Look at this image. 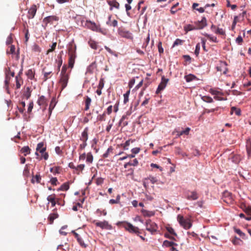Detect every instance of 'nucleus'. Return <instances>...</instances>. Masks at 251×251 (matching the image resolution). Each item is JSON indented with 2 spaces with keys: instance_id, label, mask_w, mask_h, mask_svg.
Returning <instances> with one entry per match:
<instances>
[{
  "instance_id": "48",
  "label": "nucleus",
  "mask_w": 251,
  "mask_h": 251,
  "mask_svg": "<svg viewBox=\"0 0 251 251\" xmlns=\"http://www.w3.org/2000/svg\"><path fill=\"white\" fill-rule=\"evenodd\" d=\"M201 99L206 102L212 103L213 102L212 98L209 96H203L201 97Z\"/></svg>"
},
{
  "instance_id": "13",
  "label": "nucleus",
  "mask_w": 251,
  "mask_h": 251,
  "mask_svg": "<svg viewBox=\"0 0 251 251\" xmlns=\"http://www.w3.org/2000/svg\"><path fill=\"white\" fill-rule=\"evenodd\" d=\"M85 27H87L88 28H89L91 29L93 31H98V27L97 26L96 24L90 21H87L85 24Z\"/></svg>"
},
{
  "instance_id": "4",
  "label": "nucleus",
  "mask_w": 251,
  "mask_h": 251,
  "mask_svg": "<svg viewBox=\"0 0 251 251\" xmlns=\"http://www.w3.org/2000/svg\"><path fill=\"white\" fill-rule=\"evenodd\" d=\"M177 219L180 226L185 229H189L191 227L192 224L189 219H185L183 216L178 215Z\"/></svg>"
},
{
  "instance_id": "46",
  "label": "nucleus",
  "mask_w": 251,
  "mask_h": 251,
  "mask_svg": "<svg viewBox=\"0 0 251 251\" xmlns=\"http://www.w3.org/2000/svg\"><path fill=\"white\" fill-rule=\"evenodd\" d=\"M130 142L131 143H133V141L131 140H128L125 142V143L121 144V146L123 147L125 150H127L128 149V147L129 146Z\"/></svg>"
},
{
  "instance_id": "34",
  "label": "nucleus",
  "mask_w": 251,
  "mask_h": 251,
  "mask_svg": "<svg viewBox=\"0 0 251 251\" xmlns=\"http://www.w3.org/2000/svg\"><path fill=\"white\" fill-rule=\"evenodd\" d=\"M31 96V91L29 87H26L25 91L23 94V97L26 100H28Z\"/></svg>"
},
{
  "instance_id": "5",
  "label": "nucleus",
  "mask_w": 251,
  "mask_h": 251,
  "mask_svg": "<svg viewBox=\"0 0 251 251\" xmlns=\"http://www.w3.org/2000/svg\"><path fill=\"white\" fill-rule=\"evenodd\" d=\"M146 229L150 231L152 234H155L158 228L157 225L155 223L151 221L150 219H148L146 221Z\"/></svg>"
},
{
  "instance_id": "37",
  "label": "nucleus",
  "mask_w": 251,
  "mask_h": 251,
  "mask_svg": "<svg viewBox=\"0 0 251 251\" xmlns=\"http://www.w3.org/2000/svg\"><path fill=\"white\" fill-rule=\"evenodd\" d=\"M21 152L24 153L25 156H26L30 153V149L28 146H25L21 149Z\"/></svg>"
},
{
  "instance_id": "56",
  "label": "nucleus",
  "mask_w": 251,
  "mask_h": 251,
  "mask_svg": "<svg viewBox=\"0 0 251 251\" xmlns=\"http://www.w3.org/2000/svg\"><path fill=\"white\" fill-rule=\"evenodd\" d=\"M29 174V169L27 166V165H26L24 170L23 171V175L25 176H28Z\"/></svg>"
},
{
  "instance_id": "26",
  "label": "nucleus",
  "mask_w": 251,
  "mask_h": 251,
  "mask_svg": "<svg viewBox=\"0 0 251 251\" xmlns=\"http://www.w3.org/2000/svg\"><path fill=\"white\" fill-rule=\"evenodd\" d=\"M88 128L86 127L84 129L83 131L81 134V137L80 138V140L82 141L83 142H86L88 140Z\"/></svg>"
},
{
  "instance_id": "44",
  "label": "nucleus",
  "mask_w": 251,
  "mask_h": 251,
  "mask_svg": "<svg viewBox=\"0 0 251 251\" xmlns=\"http://www.w3.org/2000/svg\"><path fill=\"white\" fill-rule=\"evenodd\" d=\"M93 161V156L91 152H89L87 154L86 162L88 163H92Z\"/></svg>"
},
{
  "instance_id": "53",
  "label": "nucleus",
  "mask_w": 251,
  "mask_h": 251,
  "mask_svg": "<svg viewBox=\"0 0 251 251\" xmlns=\"http://www.w3.org/2000/svg\"><path fill=\"white\" fill-rule=\"evenodd\" d=\"M234 231L236 233H237L240 237H241L243 239H245V234L243 233L240 229L235 228Z\"/></svg>"
},
{
  "instance_id": "16",
  "label": "nucleus",
  "mask_w": 251,
  "mask_h": 251,
  "mask_svg": "<svg viewBox=\"0 0 251 251\" xmlns=\"http://www.w3.org/2000/svg\"><path fill=\"white\" fill-rule=\"evenodd\" d=\"M227 64L226 62L220 61V66L216 67L218 71L223 72V73L226 74L227 71V68H226Z\"/></svg>"
},
{
  "instance_id": "42",
  "label": "nucleus",
  "mask_w": 251,
  "mask_h": 251,
  "mask_svg": "<svg viewBox=\"0 0 251 251\" xmlns=\"http://www.w3.org/2000/svg\"><path fill=\"white\" fill-rule=\"evenodd\" d=\"M184 42V40H181L180 39H176L175 40V41L174 42L172 47L174 48V47L179 46V45H182Z\"/></svg>"
},
{
  "instance_id": "12",
  "label": "nucleus",
  "mask_w": 251,
  "mask_h": 251,
  "mask_svg": "<svg viewBox=\"0 0 251 251\" xmlns=\"http://www.w3.org/2000/svg\"><path fill=\"white\" fill-rule=\"evenodd\" d=\"M59 18L58 17L56 16H50L47 17H45L43 19V22L46 24L47 25L48 24H53V21H58Z\"/></svg>"
},
{
  "instance_id": "22",
  "label": "nucleus",
  "mask_w": 251,
  "mask_h": 251,
  "mask_svg": "<svg viewBox=\"0 0 251 251\" xmlns=\"http://www.w3.org/2000/svg\"><path fill=\"white\" fill-rule=\"evenodd\" d=\"M233 201L232 195L229 193H225L224 201L227 203H231Z\"/></svg>"
},
{
  "instance_id": "19",
  "label": "nucleus",
  "mask_w": 251,
  "mask_h": 251,
  "mask_svg": "<svg viewBox=\"0 0 251 251\" xmlns=\"http://www.w3.org/2000/svg\"><path fill=\"white\" fill-rule=\"evenodd\" d=\"M75 21L78 26L83 27H85V24L87 22V20H85L84 18L81 16H77L75 17Z\"/></svg>"
},
{
  "instance_id": "51",
  "label": "nucleus",
  "mask_w": 251,
  "mask_h": 251,
  "mask_svg": "<svg viewBox=\"0 0 251 251\" xmlns=\"http://www.w3.org/2000/svg\"><path fill=\"white\" fill-rule=\"evenodd\" d=\"M106 119V113L104 112L102 114H100L97 117V120L99 121H104Z\"/></svg>"
},
{
  "instance_id": "40",
  "label": "nucleus",
  "mask_w": 251,
  "mask_h": 251,
  "mask_svg": "<svg viewBox=\"0 0 251 251\" xmlns=\"http://www.w3.org/2000/svg\"><path fill=\"white\" fill-rule=\"evenodd\" d=\"M61 169L60 167L57 166L50 168V172L53 173L54 175L60 173V170Z\"/></svg>"
},
{
  "instance_id": "11",
  "label": "nucleus",
  "mask_w": 251,
  "mask_h": 251,
  "mask_svg": "<svg viewBox=\"0 0 251 251\" xmlns=\"http://www.w3.org/2000/svg\"><path fill=\"white\" fill-rule=\"evenodd\" d=\"M5 74H6V77H5V80L4 82H5V85L6 87V88L7 89L8 87V84L10 82V78L9 77V75H10L11 76L13 77L15 75V73L14 72L11 71L10 68H8L6 70Z\"/></svg>"
},
{
  "instance_id": "59",
  "label": "nucleus",
  "mask_w": 251,
  "mask_h": 251,
  "mask_svg": "<svg viewBox=\"0 0 251 251\" xmlns=\"http://www.w3.org/2000/svg\"><path fill=\"white\" fill-rule=\"evenodd\" d=\"M55 100L54 99H52L50 102V107H49V111L50 113V114L51 113L52 110L53 109L54 107L55 106Z\"/></svg>"
},
{
  "instance_id": "55",
  "label": "nucleus",
  "mask_w": 251,
  "mask_h": 251,
  "mask_svg": "<svg viewBox=\"0 0 251 251\" xmlns=\"http://www.w3.org/2000/svg\"><path fill=\"white\" fill-rule=\"evenodd\" d=\"M214 32L216 34H220V35H226L225 31L223 29L220 28H218V27L217 28V29H216L214 31Z\"/></svg>"
},
{
  "instance_id": "38",
  "label": "nucleus",
  "mask_w": 251,
  "mask_h": 251,
  "mask_svg": "<svg viewBox=\"0 0 251 251\" xmlns=\"http://www.w3.org/2000/svg\"><path fill=\"white\" fill-rule=\"evenodd\" d=\"M43 72H44V81H46L48 79L50 78L51 76L52 72H45V69H43Z\"/></svg>"
},
{
  "instance_id": "33",
  "label": "nucleus",
  "mask_w": 251,
  "mask_h": 251,
  "mask_svg": "<svg viewBox=\"0 0 251 251\" xmlns=\"http://www.w3.org/2000/svg\"><path fill=\"white\" fill-rule=\"evenodd\" d=\"M231 241L234 245H241L243 244V241L236 236L232 239Z\"/></svg>"
},
{
  "instance_id": "10",
  "label": "nucleus",
  "mask_w": 251,
  "mask_h": 251,
  "mask_svg": "<svg viewBox=\"0 0 251 251\" xmlns=\"http://www.w3.org/2000/svg\"><path fill=\"white\" fill-rule=\"evenodd\" d=\"M169 81V79L166 78L164 76H162L161 81L158 86L156 91V94H159L162 90H163L166 86V85Z\"/></svg>"
},
{
  "instance_id": "8",
  "label": "nucleus",
  "mask_w": 251,
  "mask_h": 251,
  "mask_svg": "<svg viewBox=\"0 0 251 251\" xmlns=\"http://www.w3.org/2000/svg\"><path fill=\"white\" fill-rule=\"evenodd\" d=\"M72 233L74 235L75 238L76 239L79 245L81 247L85 248L87 246V245L85 243L83 236L80 234H79L78 233H76L75 231H73Z\"/></svg>"
},
{
  "instance_id": "50",
  "label": "nucleus",
  "mask_w": 251,
  "mask_h": 251,
  "mask_svg": "<svg viewBox=\"0 0 251 251\" xmlns=\"http://www.w3.org/2000/svg\"><path fill=\"white\" fill-rule=\"evenodd\" d=\"M190 130V128L187 127L185 130H182L179 132H178L177 135L178 136H180L181 135H182L183 134L188 135L189 133Z\"/></svg>"
},
{
  "instance_id": "61",
  "label": "nucleus",
  "mask_w": 251,
  "mask_h": 251,
  "mask_svg": "<svg viewBox=\"0 0 251 251\" xmlns=\"http://www.w3.org/2000/svg\"><path fill=\"white\" fill-rule=\"evenodd\" d=\"M50 182L52 185L56 186L58 183V180L56 177H51Z\"/></svg>"
},
{
  "instance_id": "49",
  "label": "nucleus",
  "mask_w": 251,
  "mask_h": 251,
  "mask_svg": "<svg viewBox=\"0 0 251 251\" xmlns=\"http://www.w3.org/2000/svg\"><path fill=\"white\" fill-rule=\"evenodd\" d=\"M113 148L111 146L108 148L105 153L102 155L103 158H107L109 156V154L112 152Z\"/></svg>"
},
{
  "instance_id": "54",
  "label": "nucleus",
  "mask_w": 251,
  "mask_h": 251,
  "mask_svg": "<svg viewBox=\"0 0 251 251\" xmlns=\"http://www.w3.org/2000/svg\"><path fill=\"white\" fill-rule=\"evenodd\" d=\"M166 229L170 234H171L173 236H177L176 233L175 232L174 229L172 227L169 226H167Z\"/></svg>"
},
{
  "instance_id": "64",
  "label": "nucleus",
  "mask_w": 251,
  "mask_h": 251,
  "mask_svg": "<svg viewBox=\"0 0 251 251\" xmlns=\"http://www.w3.org/2000/svg\"><path fill=\"white\" fill-rule=\"evenodd\" d=\"M56 43L54 42L53 43L52 45L51 46V48L48 50L47 51V54H48L49 52H52L55 49L56 46Z\"/></svg>"
},
{
  "instance_id": "58",
  "label": "nucleus",
  "mask_w": 251,
  "mask_h": 251,
  "mask_svg": "<svg viewBox=\"0 0 251 251\" xmlns=\"http://www.w3.org/2000/svg\"><path fill=\"white\" fill-rule=\"evenodd\" d=\"M244 211L249 215H251V206L247 207L246 205H244V208H243Z\"/></svg>"
},
{
  "instance_id": "7",
  "label": "nucleus",
  "mask_w": 251,
  "mask_h": 251,
  "mask_svg": "<svg viewBox=\"0 0 251 251\" xmlns=\"http://www.w3.org/2000/svg\"><path fill=\"white\" fill-rule=\"evenodd\" d=\"M195 26L197 30L203 29L207 26V20L205 17H203L201 21L194 22Z\"/></svg>"
},
{
  "instance_id": "18",
  "label": "nucleus",
  "mask_w": 251,
  "mask_h": 251,
  "mask_svg": "<svg viewBox=\"0 0 251 251\" xmlns=\"http://www.w3.org/2000/svg\"><path fill=\"white\" fill-rule=\"evenodd\" d=\"M37 103L46 109L47 106V100L44 96H41L39 98Z\"/></svg>"
},
{
  "instance_id": "21",
  "label": "nucleus",
  "mask_w": 251,
  "mask_h": 251,
  "mask_svg": "<svg viewBox=\"0 0 251 251\" xmlns=\"http://www.w3.org/2000/svg\"><path fill=\"white\" fill-rule=\"evenodd\" d=\"M108 4L111 6L110 10L112 9V7H115L117 9L120 8L119 3L116 0H109L107 1Z\"/></svg>"
},
{
  "instance_id": "31",
  "label": "nucleus",
  "mask_w": 251,
  "mask_h": 251,
  "mask_svg": "<svg viewBox=\"0 0 251 251\" xmlns=\"http://www.w3.org/2000/svg\"><path fill=\"white\" fill-rule=\"evenodd\" d=\"M233 113H235V114L237 116H240L241 114V111L240 109L233 106L231 108L230 114L232 115Z\"/></svg>"
},
{
  "instance_id": "32",
  "label": "nucleus",
  "mask_w": 251,
  "mask_h": 251,
  "mask_svg": "<svg viewBox=\"0 0 251 251\" xmlns=\"http://www.w3.org/2000/svg\"><path fill=\"white\" fill-rule=\"evenodd\" d=\"M91 103V99L89 97H87L85 100V108L84 110L87 111L89 109Z\"/></svg>"
},
{
  "instance_id": "2",
  "label": "nucleus",
  "mask_w": 251,
  "mask_h": 251,
  "mask_svg": "<svg viewBox=\"0 0 251 251\" xmlns=\"http://www.w3.org/2000/svg\"><path fill=\"white\" fill-rule=\"evenodd\" d=\"M117 225H122L126 231L131 234H135L137 236H139V234L141 233L138 227L134 226L131 224L126 222H119L117 223Z\"/></svg>"
},
{
  "instance_id": "1",
  "label": "nucleus",
  "mask_w": 251,
  "mask_h": 251,
  "mask_svg": "<svg viewBox=\"0 0 251 251\" xmlns=\"http://www.w3.org/2000/svg\"><path fill=\"white\" fill-rule=\"evenodd\" d=\"M67 66L64 65L61 71L59 82L61 86V90H63L67 86L69 79L70 75L69 73H67Z\"/></svg>"
},
{
  "instance_id": "52",
  "label": "nucleus",
  "mask_w": 251,
  "mask_h": 251,
  "mask_svg": "<svg viewBox=\"0 0 251 251\" xmlns=\"http://www.w3.org/2000/svg\"><path fill=\"white\" fill-rule=\"evenodd\" d=\"M130 90H128L125 94H124V103H126L128 101V97L130 94Z\"/></svg>"
},
{
  "instance_id": "20",
  "label": "nucleus",
  "mask_w": 251,
  "mask_h": 251,
  "mask_svg": "<svg viewBox=\"0 0 251 251\" xmlns=\"http://www.w3.org/2000/svg\"><path fill=\"white\" fill-rule=\"evenodd\" d=\"M112 15H110L108 18V21L106 22V25L110 26L116 27L118 25V21L116 20H111Z\"/></svg>"
},
{
  "instance_id": "43",
  "label": "nucleus",
  "mask_w": 251,
  "mask_h": 251,
  "mask_svg": "<svg viewBox=\"0 0 251 251\" xmlns=\"http://www.w3.org/2000/svg\"><path fill=\"white\" fill-rule=\"evenodd\" d=\"M69 189V184L68 182L63 183L60 187L58 189V190L67 191Z\"/></svg>"
},
{
  "instance_id": "45",
  "label": "nucleus",
  "mask_w": 251,
  "mask_h": 251,
  "mask_svg": "<svg viewBox=\"0 0 251 251\" xmlns=\"http://www.w3.org/2000/svg\"><path fill=\"white\" fill-rule=\"evenodd\" d=\"M58 215L57 213H52L50 214L49 217V220L50 221V223L51 224L53 222L54 219L58 218Z\"/></svg>"
},
{
  "instance_id": "15",
  "label": "nucleus",
  "mask_w": 251,
  "mask_h": 251,
  "mask_svg": "<svg viewBox=\"0 0 251 251\" xmlns=\"http://www.w3.org/2000/svg\"><path fill=\"white\" fill-rule=\"evenodd\" d=\"M37 11L35 5H32L28 10L27 17L28 19H32L35 16Z\"/></svg>"
},
{
  "instance_id": "57",
  "label": "nucleus",
  "mask_w": 251,
  "mask_h": 251,
  "mask_svg": "<svg viewBox=\"0 0 251 251\" xmlns=\"http://www.w3.org/2000/svg\"><path fill=\"white\" fill-rule=\"evenodd\" d=\"M34 179H35L36 180V181L37 182V183H40V181L41 180V177L40 176V175H36L34 178H33L31 180V182L32 183H34Z\"/></svg>"
},
{
  "instance_id": "41",
  "label": "nucleus",
  "mask_w": 251,
  "mask_h": 251,
  "mask_svg": "<svg viewBox=\"0 0 251 251\" xmlns=\"http://www.w3.org/2000/svg\"><path fill=\"white\" fill-rule=\"evenodd\" d=\"M246 149L248 154H251V140L250 139L247 140Z\"/></svg>"
},
{
  "instance_id": "6",
  "label": "nucleus",
  "mask_w": 251,
  "mask_h": 251,
  "mask_svg": "<svg viewBox=\"0 0 251 251\" xmlns=\"http://www.w3.org/2000/svg\"><path fill=\"white\" fill-rule=\"evenodd\" d=\"M118 33L121 37L127 39H132L133 38L132 33L123 27H120L118 29Z\"/></svg>"
},
{
  "instance_id": "62",
  "label": "nucleus",
  "mask_w": 251,
  "mask_h": 251,
  "mask_svg": "<svg viewBox=\"0 0 251 251\" xmlns=\"http://www.w3.org/2000/svg\"><path fill=\"white\" fill-rule=\"evenodd\" d=\"M130 163V166H137L138 165V161L137 159H134L133 160H130L128 162Z\"/></svg>"
},
{
  "instance_id": "28",
  "label": "nucleus",
  "mask_w": 251,
  "mask_h": 251,
  "mask_svg": "<svg viewBox=\"0 0 251 251\" xmlns=\"http://www.w3.org/2000/svg\"><path fill=\"white\" fill-rule=\"evenodd\" d=\"M141 212L144 217H150L153 216L155 214V212L152 211H149L145 209H142Z\"/></svg>"
},
{
  "instance_id": "39",
  "label": "nucleus",
  "mask_w": 251,
  "mask_h": 251,
  "mask_svg": "<svg viewBox=\"0 0 251 251\" xmlns=\"http://www.w3.org/2000/svg\"><path fill=\"white\" fill-rule=\"evenodd\" d=\"M185 78L187 82H191L196 79V76L192 74H189L185 76Z\"/></svg>"
},
{
  "instance_id": "36",
  "label": "nucleus",
  "mask_w": 251,
  "mask_h": 251,
  "mask_svg": "<svg viewBox=\"0 0 251 251\" xmlns=\"http://www.w3.org/2000/svg\"><path fill=\"white\" fill-rule=\"evenodd\" d=\"M184 29L186 32L193 30H197L195 25L190 24L184 26Z\"/></svg>"
},
{
  "instance_id": "29",
  "label": "nucleus",
  "mask_w": 251,
  "mask_h": 251,
  "mask_svg": "<svg viewBox=\"0 0 251 251\" xmlns=\"http://www.w3.org/2000/svg\"><path fill=\"white\" fill-rule=\"evenodd\" d=\"M209 93H210L212 95L215 96L217 95H220V96H223L224 93L221 91H219L218 90L213 89V88H210L209 90Z\"/></svg>"
},
{
  "instance_id": "60",
  "label": "nucleus",
  "mask_w": 251,
  "mask_h": 251,
  "mask_svg": "<svg viewBox=\"0 0 251 251\" xmlns=\"http://www.w3.org/2000/svg\"><path fill=\"white\" fill-rule=\"evenodd\" d=\"M12 34H10L7 38L6 43L7 45L11 44L13 42Z\"/></svg>"
},
{
  "instance_id": "23",
  "label": "nucleus",
  "mask_w": 251,
  "mask_h": 251,
  "mask_svg": "<svg viewBox=\"0 0 251 251\" xmlns=\"http://www.w3.org/2000/svg\"><path fill=\"white\" fill-rule=\"evenodd\" d=\"M47 199L51 203L52 207H54L56 204V196L55 194H52L49 196Z\"/></svg>"
},
{
  "instance_id": "27",
  "label": "nucleus",
  "mask_w": 251,
  "mask_h": 251,
  "mask_svg": "<svg viewBox=\"0 0 251 251\" xmlns=\"http://www.w3.org/2000/svg\"><path fill=\"white\" fill-rule=\"evenodd\" d=\"M97 68V64L96 62L92 63L87 68V72L92 74Z\"/></svg>"
},
{
  "instance_id": "25",
  "label": "nucleus",
  "mask_w": 251,
  "mask_h": 251,
  "mask_svg": "<svg viewBox=\"0 0 251 251\" xmlns=\"http://www.w3.org/2000/svg\"><path fill=\"white\" fill-rule=\"evenodd\" d=\"M25 75L28 79L33 80L35 78V71L33 69H30L28 70L26 72Z\"/></svg>"
},
{
  "instance_id": "63",
  "label": "nucleus",
  "mask_w": 251,
  "mask_h": 251,
  "mask_svg": "<svg viewBox=\"0 0 251 251\" xmlns=\"http://www.w3.org/2000/svg\"><path fill=\"white\" fill-rule=\"evenodd\" d=\"M15 51V47L14 45H11L9 50H7V54H13Z\"/></svg>"
},
{
  "instance_id": "9",
  "label": "nucleus",
  "mask_w": 251,
  "mask_h": 251,
  "mask_svg": "<svg viewBox=\"0 0 251 251\" xmlns=\"http://www.w3.org/2000/svg\"><path fill=\"white\" fill-rule=\"evenodd\" d=\"M95 225L97 226L100 227L102 229H105L107 230H111L112 229V226L110 225L108 223V222L106 221L96 222Z\"/></svg>"
},
{
  "instance_id": "30",
  "label": "nucleus",
  "mask_w": 251,
  "mask_h": 251,
  "mask_svg": "<svg viewBox=\"0 0 251 251\" xmlns=\"http://www.w3.org/2000/svg\"><path fill=\"white\" fill-rule=\"evenodd\" d=\"M88 44L90 46V47L94 49V50H97L98 48V43L96 42L95 41L92 39H90L88 41Z\"/></svg>"
},
{
  "instance_id": "35",
  "label": "nucleus",
  "mask_w": 251,
  "mask_h": 251,
  "mask_svg": "<svg viewBox=\"0 0 251 251\" xmlns=\"http://www.w3.org/2000/svg\"><path fill=\"white\" fill-rule=\"evenodd\" d=\"M163 245L166 247H171L172 246H176L177 245L175 242L165 240L163 242Z\"/></svg>"
},
{
  "instance_id": "24",
  "label": "nucleus",
  "mask_w": 251,
  "mask_h": 251,
  "mask_svg": "<svg viewBox=\"0 0 251 251\" xmlns=\"http://www.w3.org/2000/svg\"><path fill=\"white\" fill-rule=\"evenodd\" d=\"M198 198V194L196 191L191 192L190 194H188L186 197V199L188 200H196Z\"/></svg>"
},
{
  "instance_id": "47",
  "label": "nucleus",
  "mask_w": 251,
  "mask_h": 251,
  "mask_svg": "<svg viewBox=\"0 0 251 251\" xmlns=\"http://www.w3.org/2000/svg\"><path fill=\"white\" fill-rule=\"evenodd\" d=\"M204 35L205 36H206V37L208 38V39H209L210 41L214 42V43H217L218 42V40L217 39V38L216 37H215V36H212L211 35L207 34V33H205L204 34Z\"/></svg>"
},
{
  "instance_id": "17",
  "label": "nucleus",
  "mask_w": 251,
  "mask_h": 251,
  "mask_svg": "<svg viewBox=\"0 0 251 251\" xmlns=\"http://www.w3.org/2000/svg\"><path fill=\"white\" fill-rule=\"evenodd\" d=\"M22 74L21 72H20L15 77L16 79V89H20L21 85L23 84V80L22 79L21 74Z\"/></svg>"
},
{
  "instance_id": "3",
  "label": "nucleus",
  "mask_w": 251,
  "mask_h": 251,
  "mask_svg": "<svg viewBox=\"0 0 251 251\" xmlns=\"http://www.w3.org/2000/svg\"><path fill=\"white\" fill-rule=\"evenodd\" d=\"M46 147L45 146L43 142H40L37 144L36 148V151L35 155L37 156V158L42 159V158L45 160H47L49 157L48 153L46 152Z\"/></svg>"
},
{
  "instance_id": "14",
  "label": "nucleus",
  "mask_w": 251,
  "mask_h": 251,
  "mask_svg": "<svg viewBox=\"0 0 251 251\" xmlns=\"http://www.w3.org/2000/svg\"><path fill=\"white\" fill-rule=\"evenodd\" d=\"M69 62L68 65L69 67L71 68H72L74 67V65L75 61V53L73 51L69 52Z\"/></svg>"
}]
</instances>
